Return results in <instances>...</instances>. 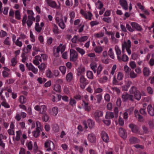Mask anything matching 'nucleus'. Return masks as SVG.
<instances>
[{
    "instance_id": "obj_1",
    "label": "nucleus",
    "mask_w": 154,
    "mask_h": 154,
    "mask_svg": "<svg viewBox=\"0 0 154 154\" xmlns=\"http://www.w3.org/2000/svg\"><path fill=\"white\" fill-rule=\"evenodd\" d=\"M67 19L66 16L63 17L61 14H58L56 16L55 20L60 28L63 29L65 27V23L66 22Z\"/></svg>"
},
{
    "instance_id": "obj_2",
    "label": "nucleus",
    "mask_w": 154,
    "mask_h": 154,
    "mask_svg": "<svg viewBox=\"0 0 154 154\" xmlns=\"http://www.w3.org/2000/svg\"><path fill=\"white\" fill-rule=\"evenodd\" d=\"M35 20V17H27L26 14L23 15L22 20V25L24 26L26 23L28 27H30L33 23V21Z\"/></svg>"
},
{
    "instance_id": "obj_3",
    "label": "nucleus",
    "mask_w": 154,
    "mask_h": 154,
    "mask_svg": "<svg viewBox=\"0 0 154 154\" xmlns=\"http://www.w3.org/2000/svg\"><path fill=\"white\" fill-rule=\"evenodd\" d=\"M65 46L62 44H60L56 49L54 50V54L56 57H58L60 52L62 53L65 51Z\"/></svg>"
},
{
    "instance_id": "obj_4",
    "label": "nucleus",
    "mask_w": 154,
    "mask_h": 154,
    "mask_svg": "<svg viewBox=\"0 0 154 154\" xmlns=\"http://www.w3.org/2000/svg\"><path fill=\"white\" fill-rule=\"evenodd\" d=\"M45 146L46 148H48L46 149L47 151H52L55 148L54 143L50 140H47L45 142Z\"/></svg>"
},
{
    "instance_id": "obj_5",
    "label": "nucleus",
    "mask_w": 154,
    "mask_h": 154,
    "mask_svg": "<svg viewBox=\"0 0 154 154\" xmlns=\"http://www.w3.org/2000/svg\"><path fill=\"white\" fill-rule=\"evenodd\" d=\"M122 46L125 48L129 55L131 54V51L130 49L131 47V42L130 40H128L127 42H124Z\"/></svg>"
},
{
    "instance_id": "obj_6",
    "label": "nucleus",
    "mask_w": 154,
    "mask_h": 154,
    "mask_svg": "<svg viewBox=\"0 0 154 154\" xmlns=\"http://www.w3.org/2000/svg\"><path fill=\"white\" fill-rule=\"evenodd\" d=\"M83 124L84 125V128L85 129H87L88 128V125L90 129L93 128L95 126L94 122L93 120L90 119H88L86 122H84Z\"/></svg>"
},
{
    "instance_id": "obj_7",
    "label": "nucleus",
    "mask_w": 154,
    "mask_h": 154,
    "mask_svg": "<svg viewBox=\"0 0 154 154\" xmlns=\"http://www.w3.org/2000/svg\"><path fill=\"white\" fill-rule=\"evenodd\" d=\"M35 110L39 112V113L41 114H45L47 108L45 105H42L41 106L36 105L34 107Z\"/></svg>"
},
{
    "instance_id": "obj_8",
    "label": "nucleus",
    "mask_w": 154,
    "mask_h": 154,
    "mask_svg": "<svg viewBox=\"0 0 154 154\" xmlns=\"http://www.w3.org/2000/svg\"><path fill=\"white\" fill-rule=\"evenodd\" d=\"M80 13L86 19L89 20H91L92 14L90 12L85 11L82 9H81Z\"/></svg>"
},
{
    "instance_id": "obj_9",
    "label": "nucleus",
    "mask_w": 154,
    "mask_h": 154,
    "mask_svg": "<svg viewBox=\"0 0 154 154\" xmlns=\"http://www.w3.org/2000/svg\"><path fill=\"white\" fill-rule=\"evenodd\" d=\"M70 60L72 61H75L78 58V54L77 52L73 49H70Z\"/></svg>"
},
{
    "instance_id": "obj_10",
    "label": "nucleus",
    "mask_w": 154,
    "mask_h": 154,
    "mask_svg": "<svg viewBox=\"0 0 154 154\" xmlns=\"http://www.w3.org/2000/svg\"><path fill=\"white\" fill-rule=\"evenodd\" d=\"M48 111L51 115L56 116L58 112L59 109L57 107L54 106L49 109Z\"/></svg>"
},
{
    "instance_id": "obj_11",
    "label": "nucleus",
    "mask_w": 154,
    "mask_h": 154,
    "mask_svg": "<svg viewBox=\"0 0 154 154\" xmlns=\"http://www.w3.org/2000/svg\"><path fill=\"white\" fill-rule=\"evenodd\" d=\"M122 98L124 101H126L128 100H130L131 101H134L133 96L127 93L123 94L122 96Z\"/></svg>"
},
{
    "instance_id": "obj_12",
    "label": "nucleus",
    "mask_w": 154,
    "mask_h": 154,
    "mask_svg": "<svg viewBox=\"0 0 154 154\" xmlns=\"http://www.w3.org/2000/svg\"><path fill=\"white\" fill-rule=\"evenodd\" d=\"M146 93L143 91L140 92L139 91L134 94V98L138 101H139L141 99V96H146Z\"/></svg>"
},
{
    "instance_id": "obj_13",
    "label": "nucleus",
    "mask_w": 154,
    "mask_h": 154,
    "mask_svg": "<svg viewBox=\"0 0 154 154\" xmlns=\"http://www.w3.org/2000/svg\"><path fill=\"white\" fill-rule=\"evenodd\" d=\"M131 25L134 30L136 29L138 31H141L142 30V28L141 26L136 22H131Z\"/></svg>"
},
{
    "instance_id": "obj_14",
    "label": "nucleus",
    "mask_w": 154,
    "mask_h": 154,
    "mask_svg": "<svg viewBox=\"0 0 154 154\" xmlns=\"http://www.w3.org/2000/svg\"><path fill=\"white\" fill-rule=\"evenodd\" d=\"M85 68L83 66H80L76 69L77 75L78 76L83 75L85 73Z\"/></svg>"
},
{
    "instance_id": "obj_15",
    "label": "nucleus",
    "mask_w": 154,
    "mask_h": 154,
    "mask_svg": "<svg viewBox=\"0 0 154 154\" xmlns=\"http://www.w3.org/2000/svg\"><path fill=\"white\" fill-rule=\"evenodd\" d=\"M119 3L123 9L125 10H127L128 9V4L126 0H120Z\"/></svg>"
},
{
    "instance_id": "obj_16",
    "label": "nucleus",
    "mask_w": 154,
    "mask_h": 154,
    "mask_svg": "<svg viewBox=\"0 0 154 154\" xmlns=\"http://www.w3.org/2000/svg\"><path fill=\"white\" fill-rule=\"evenodd\" d=\"M129 127L134 133H139V128L136 125L133 124H131L129 125Z\"/></svg>"
},
{
    "instance_id": "obj_17",
    "label": "nucleus",
    "mask_w": 154,
    "mask_h": 154,
    "mask_svg": "<svg viewBox=\"0 0 154 154\" xmlns=\"http://www.w3.org/2000/svg\"><path fill=\"white\" fill-rule=\"evenodd\" d=\"M102 138L103 141L106 143L109 142V138L107 134L104 131H102L101 133Z\"/></svg>"
},
{
    "instance_id": "obj_18",
    "label": "nucleus",
    "mask_w": 154,
    "mask_h": 154,
    "mask_svg": "<svg viewBox=\"0 0 154 154\" xmlns=\"http://www.w3.org/2000/svg\"><path fill=\"white\" fill-rule=\"evenodd\" d=\"M117 59L119 61H122L125 62L128 61L129 58L128 56L125 54H122V56L121 55L118 57Z\"/></svg>"
},
{
    "instance_id": "obj_19",
    "label": "nucleus",
    "mask_w": 154,
    "mask_h": 154,
    "mask_svg": "<svg viewBox=\"0 0 154 154\" xmlns=\"http://www.w3.org/2000/svg\"><path fill=\"white\" fill-rule=\"evenodd\" d=\"M4 70L2 72V75L4 77H8L10 74V70L6 67H3Z\"/></svg>"
},
{
    "instance_id": "obj_20",
    "label": "nucleus",
    "mask_w": 154,
    "mask_h": 154,
    "mask_svg": "<svg viewBox=\"0 0 154 154\" xmlns=\"http://www.w3.org/2000/svg\"><path fill=\"white\" fill-rule=\"evenodd\" d=\"M119 135L124 139L127 137V134L125 131L122 128H119Z\"/></svg>"
},
{
    "instance_id": "obj_21",
    "label": "nucleus",
    "mask_w": 154,
    "mask_h": 154,
    "mask_svg": "<svg viewBox=\"0 0 154 154\" xmlns=\"http://www.w3.org/2000/svg\"><path fill=\"white\" fill-rule=\"evenodd\" d=\"M88 140L91 142H95L96 140V137L95 135L93 134H89L88 136Z\"/></svg>"
},
{
    "instance_id": "obj_22",
    "label": "nucleus",
    "mask_w": 154,
    "mask_h": 154,
    "mask_svg": "<svg viewBox=\"0 0 154 154\" xmlns=\"http://www.w3.org/2000/svg\"><path fill=\"white\" fill-rule=\"evenodd\" d=\"M94 115L95 119L97 120L99 118L103 116V113L102 111L98 110L94 113Z\"/></svg>"
},
{
    "instance_id": "obj_23",
    "label": "nucleus",
    "mask_w": 154,
    "mask_h": 154,
    "mask_svg": "<svg viewBox=\"0 0 154 154\" xmlns=\"http://www.w3.org/2000/svg\"><path fill=\"white\" fill-rule=\"evenodd\" d=\"M48 5L52 8H58L59 7L57 6L55 2L51 0L47 2Z\"/></svg>"
},
{
    "instance_id": "obj_24",
    "label": "nucleus",
    "mask_w": 154,
    "mask_h": 154,
    "mask_svg": "<svg viewBox=\"0 0 154 154\" xmlns=\"http://www.w3.org/2000/svg\"><path fill=\"white\" fill-rule=\"evenodd\" d=\"M28 68L29 70H31L34 74H36L38 72V69L35 68L32 63L29 64Z\"/></svg>"
},
{
    "instance_id": "obj_25",
    "label": "nucleus",
    "mask_w": 154,
    "mask_h": 154,
    "mask_svg": "<svg viewBox=\"0 0 154 154\" xmlns=\"http://www.w3.org/2000/svg\"><path fill=\"white\" fill-rule=\"evenodd\" d=\"M66 80L68 82H71L73 79V74L71 72L68 73L66 75Z\"/></svg>"
},
{
    "instance_id": "obj_26",
    "label": "nucleus",
    "mask_w": 154,
    "mask_h": 154,
    "mask_svg": "<svg viewBox=\"0 0 154 154\" xmlns=\"http://www.w3.org/2000/svg\"><path fill=\"white\" fill-rule=\"evenodd\" d=\"M147 110L149 114L152 116L154 115V109L151 105H149L147 107Z\"/></svg>"
},
{
    "instance_id": "obj_27",
    "label": "nucleus",
    "mask_w": 154,
    "mask_h": 154,
    "mask_svg": "<svg viewBox=\"0 0 154 154\" xmlns=\"http://www.w3.org/2000/svg\"><path fill=\"white\" fill-rule=\"evenodd\" d=\"M90 66L91 69L93 70L94 73L96 72V69L97 67V63L94 62L91 63L90 65Z\"/></svg>"
},
{
    "instance_id": "obj_28",
    "label": "nucleus",
    "mask_w": 154,
    "mask_h": 154,
    "mask_svg": "<svg viewBox=\"0 0 154 154\" xmlns=\"http://www.w3.org/2000/svg\"><path fill=\"white\" fill-rule=\"evenodd\" d=\"M115 115L113 112H107L105 116V118L106 119H110L114 118Z\"/></svg>"
},
{
    "instance_id": "obj_29",
    "label": "nucleus",
    "mask_w": 154,
    "mask_h": 154,
    "mask_svg": "<svg viewBox=\"0 0 154 154\" xmlns=\"http://www.w3.org/2000/svg\"><path fill=\"white\" fill-rule=\"evenodd\" d=\"M143 73L144 76H148L150 74V71L149 68L145 67L143 70Z\"/></svg>"
},
{
    "instance_id": "obj_30",
    "label": "nucleus",
    "mask_w": 154,
    "mask_h": 154,
    "mask_svg": "<svg viewBox=\"0 0 154 154\" xmlns=\"http://www.w3.org/2000/svg\"><path fill=\"white\" fill-rule=\"evenodd\" d=\"M53 31L55 34L57 35L60 33L57 26L55 24L53 25Z\"/></svg>"
},
{
    "instance_id": "obj_31",
    "label": "nucleus",
    "mask_w": 154,
    "mask_h": 154,
    "mask_svg": "<svg viewBox=\"0 0 154 154\" xmlns=\"http://www.w3.org/2000/svg\"><path fill=\"white\" fill-rule=\"evenodd\" d=\"M139 91L136 87L133 86L129 90V92L130 94H134Z\"/></svg>"
},
{
    "instance_id": "obj_32",
    "label": "nucleus",
    "mask_w": 154,
    "mask_h": 154,
    "mask_svg": "<svg viewBox=\"0 0 154 154\" xmlns=\"http://www.w3.org/2000/svg\"><path fill=\"white\" fill-rule=\"evenodd\" d=\"M83 103L82 104V106L85 111H89L91 110V107L90 106H88V103H86L83 101Z\"/></svg>"
},
{
    "instance_id": "obj_33",
    "label": "nucleus",
    "mask_w": 154,
    "mask_h": 154,
    "mask_svg": "<svg viewBox=\"0 0 154 154\" xmlns=\"http://www.w3.org/2000/svg\"><path fill=\"white\" fill-rule=\"evenodd\" d=\"M129 141L131 144H133L139 143L140 142L139 140L135 137H132L129 139Z\"/></svg>"
},
{
    "instance_id": "obj_34",
    "label": "nucleus",
    "mask_w": 154,
    "mask_h": 154,
    "mask_svg": "<svg viewBox=\"0 0 154 154\" xmlns=\"http://www.w3.org/2000/svg\"><path fill=\"white\" fill-rule=\"evenodd\" d=\"M137 5L138 6L139 8L141 9L143 12L146 14H149V13L147 11L144 9L143 6L140 3H137Z\"/></svg>"
},
{
    "instance_id": "obj_35",
    "label": "nucleus",
    "mask_w": 154,
    "mask_h": 154,
    "mask_svg": "<svg viewBox=\"0 0 154 154\" xmlns=\"http://www.w3.org/2000/svg\"><path fill=\"white\" fill-rule=\"evenodd\" d=\"M115 49L116 54L117 56V58L121 55V52L119 47L118 45H116L115 47Z\"/></svg>"
},
{
    "instance_id": "obj_36",
    "label": "nucleus",
    "mask_w": 154,
    "mask_h": 154,
    "mask_svg": "<svg viewBox=\"0 0 154 154\" xmlns=\"http://www.w3.org/2000/svg\"><path fill=\"white\" fill-rule=\"evenodd\" d=\"M17 61L16 57H13L11 60V65L14 67L17 64Z\"/></svg>"
},
{
    "instance_id": "obj_37",
    "label": "nucleus",
    "mask_w": 154,
    "mask_h": 154,
    "mask_svg": "<svg viewBox=\"0 0 154 154\" xmlns=\"http://www.w3.org/2000/svg\"><path fill=\"white\" fill-rule=\"evenodd\" d=\"M61 88V87L60 85L57 84H55L53 87L54 90L57 92H60V91Z\"/></svg>"
},
{
    "instance_id": "obj_38",
    "label": "nucleus",
    "mask_w": 154,
    "mask_h": 154,
    "mask_svg": "<svg viewBox=\"0 0 154 154\" xmlns=\"http://www.w3.org/2000/svg\"><path fill=\"white\" fill-rule=\"evenodd\" d=\"M75 49L82 56L84 55L85 53V51L82 48L79 47H76Z\"/></svg>"
},
{
    "instance_id": "obj_39",
    "label": "nucleus",
    "mask_w": 154,
    "mask_h": 154,
    "mask_svg": "<svg viewBox=\"0 0 154 154\" xmlns=\"http://www.w3.org/2000/svg\"><path fill=\"white\" fill-rule=\"evenodd\" d=\"M35 29L38 32H40L42 30V28L40 26L38 23H36L35 24Z\"/></svg>"
},
{
    "instance_id": "obj_40",
    "label": "nucleus",
    "mask_w": 154,
    "mask_h": 154,
    "mask_svg": "<svg viewBox=\"0 0 154 154\" xmlns=\"http://www.w3.org/2000/svg\"><path fill=\"white\" fill-rule=\"evenodd\" d=\"M108 78L106 76H103V78H100L98 81L100 83H103L106 82L108 80Z\"/></svg>"
},
{
    "instance_id": "obj_41",
    "label": "nucleus",
    "mask_w": 154,
    "mask_h": 154,
    "mask_svg": "<svg viewBox=\"0 0 154 154\" xmlns=\"http://www.w3.org/2000/svg\"><path fill=\"white\" fill-rule=\"evenodd\" d=\"M108 55L112 59L115 58L114 54L113 52L112 49L111 48L109 49L108 51Z\"/></svg>"
},
{
    "instance_id": "obj_42",
    "label": "nucleus",
    "mask_w": 154,
    "mask_h": 154,
    "mask_svg": "<svg viewBox=\"0 0 154 154\" xmlns=\"http://www.w3.org/2000/svg\"><path fill=\"white\" fill-rule=\"evenodd\" d=\"M40 132V130L36 129V130L33 131L32 134L33 136L35 137H37L39 135Z\"/></svg>"
},
{
    "instance_id": "obj_43",
    "label": "nucleus",
    "mask_w": 154,
    "mask_h": 154,
    "mask_svg": "<svg viewBox=\"0 0 154 154\" xmlns=\"http://www.w3.org/2000/svg\"><path fill=\"white\" fill-rule=\"evenodd\" d=\"M88 37L87 36H84L79 38L78 39V41L79 42H83L87 40L88 38Z\"/></svg>"
},
{
    "instance_id": "obj_44",
    "label": "nucleus",
    "mask_w": 154,
    "mask_h": 154,
    "mask_svg": "<svg viewBox=\"0 0 154 154\" xmlns=\"http://www.w3.org/2000/svg\"><path fill=\"white\" fill-rule=\"evenodd\" d=\"M59 69L63 75H65L66 72V68L64 66H61L59 67Z\"/></svg>"
},
{
    "instance_id": "obj_45",
    "label": "nucleus",
    "mask_w": 154,
    "mask_h": 154,
    "mask_svg": "<svg viewBox=\"0 0 154 154\" xmlns=\"http://www.w3.org/2000/svg\"><path fill=\"white\" fill-rule=\"evenodd\" d=\"M15 18L18 20L21 19V15L20 12L19 10H16L15 12Z\"/></svg>"
},
{
    "instance_id": "obj_46",
    "label": "nucleus",
    "mask_w": 154,
    "mask_h": 154,
    "mask_svg": "<svg viewBox=\"0 0 154 154\" xmlns=\"http://www.w3.org/2000/svg\"><path fill=\"white\" fill-rule=\"evenodd\" d=\"M19 101L22 104L25 103L26 101V99L23 96H21L19 98Z\"/></svg>"
},
{
    "instance_id": "obj_47",
    "label": "nucleus",
    "mask_w": 154,
    "mask_h": 154,
    "mask_svg": "<svg viewBox=\"0 0 154 154\" xmlns=\"http://www.w3.org/2000/svg\"><path fill=\"white\" fill-rule=\"evenodd\" d=\"M87 76L88 78L92 79L93 78L94 75L92 71H88L87 72Z\"/></svg>"
},
{
    "instance_id": "obj_48",
    "label": "nucleus",
    "mask_w": 154,
    "mask_h": 154,
    "mask_svg": "<svg viewBox=\"0 0 154 154\" xmlns=\"http://www.w3.org/2000/svg\"><path fill=\"white\" fill-rule=\"evenodd\" d=\"M42 118L43 120L45 122H46L48 121L50 118V117L46 113L42 116Z\"/></svg>"
},
{
    "instance_id": "obj_49",
    "label": "nucleus",
    "mask_w": 154,
    "mask_h": 154,
    "mask_svg": "<svg viewBox=\"0 0 154 154\" xmlns=\"http://www.w3.org/2000/svg\"><path fill=\"white\" fill-rule=\"evenodd\" d=\"M27 13L28 14L27 17H34V16L35 14L34 13L32 10H27Z\"/></svg>"
},
{
    "instance_id": "obj_50",
    "label": "nucleus",
    "mask_w": 154,
    "mask_h": 154,
    "mask_svg": "<svg viewBox=\"0 0 154 154\" xmlns=\"http://www.w3.org/2000/svg\"><path fill=\"white\" fill-rule=\"evenodd\" d=\"M129 75L131 79L135 78L137 76V75L133 71L131 70L129 72Z\"/></svg>"
},
{
    "instance_id": "obj_51",
    "label": "nucleus",
    "mask_w": 154,
    "mask_h": 154,
    "mask_svg": "<svg viewBox=\"0 0 154 154\" xmlns=\"http://www.w3.org/2000/svg\"><path fill=\"white\" fill-rule=\"evenodd\" d=\"M123 78V75L122 72H119L117 75V79L118 80L120 81L122 80Z\"/></svg>"
},
{
    "instance_id": "obj_52",
    "label": "nucleus",
    "mask_w": 154,
    "mask_h": 154,
    "mask_svg": "<svg viewBox=\"0 0 154 154\" xmlns=\"http://www.w3.org/2000/svg\"><path fill=\"white\" fill-rule=\"evenodd\" d=\"M16 136L15 138V140L18 141L20 139L21 135L22 134V132L20 131H17L16 132Z\"/></svg>"
},
{
    "instance_id": "obj_53",
    "label": "nucleus",
    "mask_w": 154,
    "mask_h": 154,
    "mask_svg": "<svg viewBox=\"0 0 154 154\" xmlns=\"http://www.w3.org/2000/svg\"><path fill=\"white\" fill-rule=\"evenodd\" d=\"M104 33L103 32H100L98 33H95L94 34V36L97 38H100L103 36Z\"/></svg>"
},
{
    "instance_id": "obj_54",
    "label": "nucleus",
    "mask_w": 154,
    "mask_h": 154,
    "mask_svg": "<svg viewBox=\"0 0 154 154\" xmlns=\"http://www.w3.org/2000/svg\"><path fill=\"white\" fill-rule=\"evenodd\" d=\"M103 50V48L101 47L97 46L95 48L94 50L95 51L98 53H100Z\"/></svg>"
},
{
    "instance_id": "obj_55",
    "label": "nucleus",
    "mask_w": 154,
    "mask_h": 154,
    "mask_svg": "<svg viewBox=\"0 0 154 154\" xmlns=\"http://www.w3.org/2000/svg\"><path fill=\"white\" fill-rule=\"evenodd\" d=\"M20 39V37H18L16 41L14 42L16 45L20 47H21L22 45V42L19 41V40Z\"/></svg>"
},
{
    "instance_id": "obj_56",
    "label": "nucleus",
    "mask_w": 154,
    "mask_h": 154,
    "mask_svg": "<svg viewBox=\"0 0 154 154\" xmlns=\"http://www.w3.org/2000/svg\"><path fill=\"white\" fill-rule=\"evenodd\" d=\"M26 146L29 150H31L32 149L33 144L31 141L27 142L26 143Z\"/></svg>"
},
{
    "instance_id": "obj_57",
    "label": "nucleus",
    "mask_w": 154,
    "mask_h": 154,
    "mask_svg": "<svg viewBox=\"0 0 154 154\" xmlns=\"http://www.w3.org/2000/svg\"><path fill=\"white\" fill-rule=\"evenodd\" d=\"M131 58L133 60H136L139 58V56L137 53H133L131 55Z\"/></svg>"
},
{
    "instance_id": "obj_58",
    "label": "nucleus",
    "mask_w": 154,
    "mask_h": 154,
    "mask_svg": "<svg viewBox=\"0 0 154 154\" xmlns=\"http://www.w3.org/2000/svg\"><path fill=\"white\" fill-rule=\"evenodd\" d=\"M103 69V66L101 64H100L98 66L97 71V75H99Z\"/></svg>"
},
{
    "instance_id": "obj_59",
    "label": "nucleus",
    "mask_w": 154,
    "mask_h": 154,
    "mask_svg": "<svg viewBox=\"0 0 154 154\" xmlns=\"http://www.w3.org/2000/svg\"><path fill=\"white\" fill-rule=\"evenodd\" d=\"M94 93L95 94L99 93L102 92L103 91L102 88H96L94 87Z\"/></svg>"
},
{
    "instance_id": "obj_60",
    "label": "nucleus",
    "mask_w": 154,
    "mask_h": 154,
    "mask_svg": "<svg viewBox=\"0 0 154 154\" xmlns=\"http://www.w3.org/2000/svg\"><path fill=\"white\" fill-rule=\"evenodd\" d=\"M4 43V44L9 46L11 45L10 38L9 37H7L5 40Z\"/></svg>"
},
{
    "instance_id": "obj_61",
    "label": "nucleus",
    "mask_w": 154,
    "mask_h": 154,
    "mask_svg": "<svg viewBox=\"0 0 154 154\" xmlns=\"http://www.w3.org/2000/svg\"><path fill=\"white\" fill-rule=\"evenodd\" d=\"M80 83H87L86 82V79L83 75H81L80 78Z\"/></svg>"
},
{
    "instance_id": "obj_62",
    "label": "nucleus",
    "mask_w": 154,
    "mask_h": 154,
    "mask_svg": "<svg viewBox=\"0 0 154 154\" xmlns=\"http://www.w3.org/2000/svg\"><path fill=\"white\" fill-rule=\"evenodd\" d=\"M47 76L49 78H51L53 77V75L51 71L49 69L46 71V72Z\"/></svg>"
},
{
    "instance_id": "obj_63",
    "label": "nucleus",
    "mask_w": 154,
    "mask_h": 154,
    "mask_svg": "<svg viewBox=\"0 0 154 154\" xmlns=\"http://www.w3.org/2000/svg\"><path fill=\"white\" fill-rule=\"evenodd\" d=\"M46 65L44 63H42L40 65H38V67L40 70H43L45 69Z\"/></svg>"
},
{
    "instance_id": "obj_64",
    "label": "nucleus",
    "mask_w": 154,
    "mask_h": 154,
    "mask_svg": "<svg viewBox=\"0 0 154 154\" xmlns=\"http://www.w3.org/2000/svg\"><path fill=\"white\" fill-rule=\"evenodd\" d=\"M129 66L132 69H134L136 67V65L134 61H131L129 63Z\"/></svg>"
}]
</instances>
